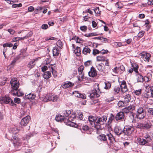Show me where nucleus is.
Returning <instances> with one entry per match:
<instances>
[{
	"label": "nucleus",
	"instance_id": "1",
	"mask_svg": "<svg viewBox=\"0 0 153 153\" xmlns=\"http://www.w3.org/2000/svg\"><path fill=\"white\" fill-rule=\"evenodd\" d=\"M20 130V128H18L16 126H14L10 128L9 130L11 136L10 137V139L13 141L14 146L16 148H17L21 145L20 140L16 135Z\"/></svg>",
	"mask_w": 153,
	"mask_h": 153
},
{
	"label": "nucleus",
	"instance_id": "2",
	"mask_svg": "<svg viewBox=\"0 0 153 153\" xmlns=\"http://www.w3.org/2000/svg\"><path fill=\"white\" fill-rule=\"evenodd\" d=\"M107 117L105 116H103L100 117H97L96 120L95 127L97 129H100L102 128V126L106 123Z\"/></svg>",
	"mask_w": 153,
	"mask_h": 153
},
{
	"label": "nucleus",
	"instance_id": "3",
	"mask_svg": "<svg viewBox=\"0 0 153 153\" xmlns=\"http://www.w3.org/2000/svg\"><path fill=\"white\" fill-rule=\"evenodd\" d=\"M105 134H101L99 135L97 137L98 140L106 142L107 143H108L106 136L108 137V139L111 141H113L115 140V138L111 132H108L107 133H105Z\"/></svg>",
	"mask_w": 153,
	"mask_h": 153
},
{
	"label": "nucleus",
	"instance_id": "4",
	"mask_svg": "<svg viewBox=\"0 0 153 153\" xmlns=\"http://www.w3.org/2000/svg\"><path fill=\"white\" fill-rule=\"evenodd\" d=\"M134 130L133 126L126 125L123 129V133L125 135L128 136H130Z\"/></svg>",
	"mask_w": 153,
	"mask_h": 153
},
{
	"label": "nucleus",
	"instance_id": "5",
	"mask_svg": "<svg viewBox=\"0 0 153 153\" xmlns=\"http://www.w3.org/2000/svg\"><path fill=\"white\" fill-rule=\"evenodd\" d=\"M137 112L136 116L139 119H143L146 116L145 110L141 107H140L137 108Z\"/></svg>",
	"mask_w": 153,
	"mask_h": 153
},
{
	"label": "nucleus",
	"instance_id": "6",
	"mask_svg": "<svg viewBox=\"0 0 153 153\" xmlns=\"http://www.w3.org/2000/svg\"><path fill=\"white\" fill-rule=\"evenodd\" d=\"M58 99L57 96L54 95L52 94H47L44 98L43 101L45 102L52 101L53 102L56 101Z\"/></svg>",
	"mask_w": 153,
	"mask_h": 153
},
{
	"label": "nucleus",
	"instance_id": "7",
	"mask_svg": "<svg viewBox=\"0 0 153 153\" xmlns=\"http://www.w3.org/2000/svg\"><path fill=\"white\" fill-rule=\"evenodd\" d=\"M10 83L11 85L12 90H17L19 85V81L16 78H13L11 79Z\"/></svg>",
	"mask_w": 153,
	"mask_h": 153
},
{
	"label": "nucleus",
	"instance_id": "8",
	"mask_svg": "<svg viewBox=\"0 0 153 153\" xmlns=\"http://www.w3.org/2000/svg\"><path fill=\"white\" fill-rule=\"evenodd\" d=\"M48 68L50 69V70L52 72L53 76L55 78L57 76V73L56 71V66L55 64L51 65L48 66Z\"/></svg>",
	"mask_w": 153,
	"mask_h": 153
},
{
	"label": "nucleus",
	"instance_id": "9",
	"mask_svg": "<svg viewBox=\"0 0 153 153\" xmlns=\"http://www.w3.org/2000/svg\"><path fill=\"white\" fill-rule=\"evenodd\" d=\"M96 90H93L90 93L89 97L91 99L93 100L95 98L100 97L101 93H98Z\"/></svg>",
	"mask_w": 153,
	"mask_h": 153
},
{
	"label": "nucleus",
	"instance_id": "10",
	"mask_svg": "<svg viewBox=\"0 0 153 153\" xmlns=\"http://www.w3.org/2000/svg\"><path fill=\"white\" fill-rule=\"evenodd\" d=\"M120 86L121 91L122 93H125L128 91V89L125 81L123 80L122 81L121 83L120 84Z\"/></svg>",
	"mask_w": 153,
	"mask_h": 153
},
{
	"label": "nucleus",
	"instance_id": "11",
	"mask_svg": "<svg viewBox=\"0 0 153 153\" xmlns=\"http://www.w3.org/2000/svg\"><path fill=\"white\" fill-rule=\"evenodd\" d=\"M30 117L27 116L23 118L21 121V124L22 126H25L28 124L30 120Z\"/></svg>",
	"mask_w": 153,
	"mask_h": 153
},
{
	"label": "nucleus",
	"instance_id": "12",
	"mask_svg": "<svg viewBox=\"0 0 153 153\" xmlns=\"http://www.w3.org/2000/svg\"><path fill=\"white\" fill-rule=\"evenodd\" d=\"M141 58L143 59L145 61L148 62L149 58L151 56L150 54L149 53H143L140 54Z\"/></svg>",
	"mask_w": 153,
	"mask_h": 153
},
{
	"label": "nucleus",
	"instance_id": "13",
	"mask_svg": "<svg viewBox=\"0 0 153 153\" xmlns=\"http://www.w3.org/2000/svg\"><path fill=\"white\" fill-rule=\"evenodd\" d=\"M97 72L95 68L93 67H91L90 71L88 72L89 76L91 77H94L97 75Z\"/></svg>",
	"mask_w": 153,
	"mask_h": 153
},
{
	"label": "nucleus",
	"instance_id": "14",
	"mask_svg": "<svg viewBox=\"0 0 153 153\" xmlns=\"http://www.w3.org/2000/svg\"><path fill=\"white\" fill-rule=\"evenodd\" d=\"M135 109V106L134 105H130V106L125 108L123 109V111L126 113H128Z\"/></svg>",
	"mask_w": 153,
	"mask_h": 153
},
{
	"label": "nucleus",
	"instance_id": "15",
	"mask_svg": "<svg viewBox=\"0 0 153 153\" xmlns=\"http://www.w3.org/2000/svg\"><path fill=\"white\" fill-rule=\"evenodd\" d=\"M114 131L117 135L119 136L123 133V129H122L120 127L117 126L115 127Z\"/></svg>",
	"mask_w": 153,
	"mask_h": 153
},
{
	"label": "nucleus",
	"instance_id": "16",
	"mask_svg": "<svg viewBox=\"0 0 153 153\" xmlns=\"http://www.w3.org/2000/svg\"><path fill=\"white\" fill-rule=\"evenodd\" d=\"M124 117V114L123 112H120L117 113L115 117V118L117 121L122 120Z\"/></svg>",
	"mask_w": 153,
	"mask_h": 153
},
{
	"label": "nucleus",
	"instance_id": "17",
	"mask_svg": "<svg viewBox=\"0 0 153 153\" xmlns=\"http://www.w3.org/2000/svg\"><path fill=\"white\" fill-rule=\"evenodd\" d=\"M11 94L13 95H16L17 96L20 97L23 95V93L20 90H12Z\"/></svg>",
	"mask_w": 153,
	"mask_h": 153
},
{
	"label": "nucleus",
	"instance_id": "18",
	"mask_svg": "<svg viewBox=\"0 0 153 153\" xmlns=\"http://www.w3.org/2000/svg\"><path fill=\"white\" fill-rule=\"evenodd\" d=\"M36 97V95L34 94L30 93L27 95H26L24 97V99L25 100H33Z\"/></svg>",
	"mask_w": 153,
	"mask_h": 153
},
{
	"label": "nucleus",
	"instance_id": "19",
	"mask_svg": "<svg viewBox=\"0 0 153 153\" xmlns=\"http://www.w3.org/2000/svg\"><path fill=\"white\" fill-rule=\"evenodd\" d=\"M74 85V84L70 82H66L62 85V86L65 88H66L69 87H71Z\"/></svg>",
	"mask_w": 153,
	"mask_h": 153
},
{
	"label": "nucleus",
	"instance_id": "20",
	"mask_svg": "<svg viewBox=\"0 0 153 153\" xmlns=\"http://www.w3.org/2000/svg\"><path fill=\"white\" fill-rule=\"evenodd\" d=\"M4 101L5 103H10L12 106L16 105L13 103L12 100L9 97H6L4 99Z\"/></svg>",
	"mask_w": 153,
	"mask_h": 153
},
{
	"label": "nucleus",
	"instance_id": "21",
	"mask_svg": "<svg viewBox=\"0 0 153 153\" xmlns=\"http://www.w3.org/2000/svg\"><path fill=\"white\" fill-rule=\"evenodd\" d=\"M38 59V58H37L30 61L28 64V67L30 68H33L35 64V62L37 61Z\"/></svg>",
	"mask_w": 153,
	"mask_h": 153
},
{
	"label": "nucleus",
	"instance_id": "22",
	"mask_svg": "<svg viewBox=\"0 0 153 153\" xmlns=\"http://www.w3.org/2000/svg\"><path fill=\"white\" fill-rule=\"evenodd\" d=\"M66 119L63 116L60 114L56 115L55 118L57 122H62L64 120H65Z\"/></svg>",
	"mask_w": 153,
	"mask_h": 153
},
{
	"label": "nucleus",
	"instance_id": "23",
	"mask_svg": "<svg viewBox=\"0 0 153 153\" xmlns=\"http://www.w3.org/2000/svg\"><path fill=\"white\" fill-rule=\"evenodd\" d=\"M76 118V115L75 114H72L71 116H70L68 118V120L70 121V124H68V125H70L71 126H73L72 125L73 124V123L71 122V121H73V120Z\"/></svg>",
	"mask_w": 153,
	"mask_h": 153
},
{
	"label": "nucleus",
	"instance_id": "24",
	"mask_svg": "<svg viewBox=\"0 0 153 153\" xmlns=\"http://www.w3.org/2000/svg\"><path fill=\"white\" fill-rule=\"evenodd\" d=\"M52 51L53 56H57L59 53V51L56 47H54Z\"/></svg>",
	"mask_w": 153,
	"mask_h": 153
},
{
	"label": "nucleus",
	"instance_id": "25",
	"mask_svg": "<svg viewBox=\"0 0 153 153\" xmlns=\"http://www.w3.org/2000/svg\"><path fill=\"white\" fill-rule=\"evenodd\" d=\"M124 97L123 101L125 104L126 103L128 102L131 98L130 95L129 94H126L124 96Z\"/></svg>",
	"mask_w": 153,
	"mask_h": 153
},
{
	"label": "nucleus",
	"instance_id": "26",
	"mask_svg": "<svg viewBox=\"0 0 153 153\" xmlns=\"http://www.w3.org/2000/svg\"><path fill=\"white\" fill-rule=\"evenodd\" d=\"M91 51L90 49L87 46H85L82 50V53L85 55L89 53Z\"/></svg>",
	"mask_w": 153,
	"mask_h": 153
},
{
	"label": "nucleus",
	"instance_id": "27",
	"mask_svg": "<svg viewBox=\"0 0 153 153\" xmlns=\"http://www.w3.org/2000/svg\"><path fill=\"white\" fill-rule=\"evenodd\" d=\"M136 75L137 81L138 82H143V77L140 74L137 73Z\"/></svg>",
	"mask_w": 153,
	"mask_h": 153
},
{
	"label": "nucleus",
	"instance_id": "28",
	"mask_svg": "<svg viewBox=\"0 0 153 153\" xmlns=\"http://www.w3.org/2000/svg\"><path fill=\"white\" fill-rule=\"evenodd\" d=\"M131 66L132 67L133 71L135 72L136 73H138V66L136 63L131 64Z\"/></svg>",
	"mask_w": 153,
	"mask_h": 153
},
{
	"label": "nucleus",
	"instance_id": "29",
	"mask_svg": "<svg viewBox=\"0 0 153 153\" xmlns=\"http://www.w3.org/2000/svg\"><path fill=\"white\" fill-rule=\"evenodd\" d=\"M73 52L77 56H79L81 53V50L80 48L78 47H76V48L74 50Z\"/></svg>",
	"mask_w": 153,
	"mask_h": 153
},
{
	"label": "nucleus",
	"instance_id": "30",
	"mask_svg": "<svg viewBox=\"0 0 153 153\" xmlns=\"http://www.w3.org/2000/svg\"><path fill=\"white\" fill-rule=\"evenodd\" d=\"M51 76V72L49 71H47L44 72L43 77L46 79H48L50 78Z\"/></svg>",
	"mask_w": 153,
	"mask_h": 153
},
{
	"label": "nucleus",
	"instance_id": "31",
	"mask_svg": "<svg viewBox=\"0 0 153 153\" xmlns=\"http://www.w3.org/2000/svg\"><path fill=\"white\" fill-rule=\"evenodd\" d=\"M88 119L91 124H92V123H94L95 124L96 123V120L97 119V118L92 116H90L89 117Z\"/></svg>",
	"mask_w": 153,
	"mask_h": 153
},
{
	"label": "nucleus",
	"instance_id": "32",
	"mask_svg": "<svg viewBox=\"0 0 153 153\" xmlns=\"http://www.w3.org/2000/svg\"><path fill=\"white\" fill-rule=\"evenodd\" d=\"M137 140L139 143L141 145H143L147 143V141L144 139H141L139 138H137Z\"/></svg>",
	"mask_w": 153,
	"mask_h": 153
},
{
	"label": "nucleus",
	"instance_id": "33",
	"mask_svg": "<svg viewBox=\"0 0 153 153\" xmlns=\"http://www.w3.org/2000/svg\"><path fill=\"white\" fill-rule=\"evenodd\" d=\"M150 87V88L151 97H150V99H149V100H150L151 101L149 102V103H150L151 104L153 103V86Z\"/></svg>",
	"mask_w": 153,
	"mask_h": 153
},
{
	"label": "nucleus",
	"instance_id": "34",
	"mask_svg": "<svg viewBox=\"0 0 153 153\" xmlns=\"http://www.w3.org/2000/svg\"><path fill=\"white\" fill-rule=\"evenodd\" d=\"M63 116L64 117H67L71 113V111L70 110H64L62 111Z\"/></svg>",
	"mask_w": 153,
	"mask_h": 153
},
{
	"label": "nucleus",
	"instance_id": "35",
	"mask_svg": "<svg viewBox=\"0 0 153 153\" xmlns=\"http://www.w3.org/2000/svg\"><path fill=\"white\" fill-rule=\"evenodd\" d=\"M20 57L19 56H17L15 57L11 62L10 65L12 66H14L15 64L16 61L19 59Z\"/></svg>",
	"mask_w": 153,
	"mask_h": 153
},
{
	"label": "nucleus",
	"instance_id": "36",
	"mask_svg": "<svg viewBox=\"0 0 153 153\" xmlns=\"http://www.w3.org/2000/svg\"><path fill=\"white\" fill-rule=\"evenodd\" d=\"M98 70L100 71H102L104 69V67L103 65L98 64L96 65Z\"/></svg>",
	"mask_w": 153,
	"mask_h": 153
},
{
	"label": "nucleus",
	"instance_id": "37",
	"mask_svg": "<svg viewBox=\"0 0 153 153\" xmlns=\"http://www.w3.org/2000/svg\"><path fill=\"white\" fill-rule=\"evenodd\" d=\"M95 14V16H99L101 14V11L100 10L98 7H97L94 10Z\"/></svg>",
	"mask_w": 153,
	"mask_h": 153
},
{
	"label": "nucleus",
	"instance_id": "38",
	"mask_svg": "<svg viewBox=\"0 0 153 153\" xmlns=\"http://www.w3.org/2000/svg\"><path fill=\"white\" fill-rule=\"evenodd\" d=\"M105 59V57L102 56H98L97 57V61H104Z\"/></svg>",
	"mask_w": 153,
	"mask_h": 153
},
{
	"label": "nucleus",
	"instance_id": "39",
	"mask_svg": "<svg viewBox=\"0 0 153 153\" xmlns=\"http://www.w3.org/2000/svg\"><path fill=\"white\" fill-rule=\"evenodd\" d=\"M94 87L93 90H96L98 93H101L99 89V85L98 83H96L94 85Z\"/></svg>",
	"mask_w": 153,
	"mask_h": 153
},
{
	"label": "nucleus",
	"instance_id": "40",
	"mask_svg": "<svg viewBox=\"0 0 153 153\" xmlns=\"http://www.w3.org/2000/svg\"><path fill=\"white\" fill-rule=\"evenodd\" d=\"M105 86L104 88L106 89H109L111 87V84L108 82H105Z\"/></svg>",
	"mask_w": 153,
	"mask_h": 153
},
{
	"label": "nucleus",
	"instance_id": "41",
	"mask_svg": "<svg viewBox=\"0 0 153 153\" xmlns=\"http://www.w3.org/2000/svg\"><path fill=\"white\" fill-rule=\"evenodd\" d=\"M25 39L24 37H15L13 38L12 41L13 42H16L20 40H22Z\"/></svg>",
	"mask_w": 153,
	"mask_h": 153
},
{
	"label": "nucleus",
	"instance_id": "42",
	"mask_svg": "<svg viewBox=\"0 0 153 153\" xmlns=\"http://www.w3.org/2000/svg\"><path fill=\"white\" fill-rule=\"evenodd\" d=\"M97 34L96 33H86L85 35V36L86 37H90L93 36H97Z\"/></svg>",
	"mask_w": 153,
	"mask_h": 153
},
{
	"label": "nucleus",
	"instance_id": "43",
	"mask_svg": "<svg viewBox=\"0 0 153 153\" xmlns=\"http://www.w3.org/2000/svg\"><path fill=\"white\" fill-rule=\"evenodd\" d=\"M56 45L59 48H62V47L63 46V44L60 40H58L56 42Z\"/></svg>",
	"mask_w": 153,
	"mask_h": 153
},
{
	"label": "nucleus",
	"instance_id": "44",
	"mask_svg": "<svg viewBox=\"0 0 153 153\" xmlns=\"http://www.w3.org/2000/svg\"><path fill=\"white\" fill-rule=\"evenodd\" d=\"M143 129H148L151 127V125L149 123H143Z\"/></svg>",
	"mask_w": 153,
	"mask_h": 153
},
{
	"label": "nucleus",
	"instance_id": "45",
	"mask_svg": "<svg viewBox=\"0 0 153 153\" xmlns=\"http://www.w3.org/2000/svg\"><path fill=\"white\" fill-rule=\"evenodd\" d=\"M142 89H139L137 90H136L134 91V94L137 95L139 96L140 95L141 93Z\"/></svg>",
	"mask_w": 153,
	"mask_h": 153
},
{
	"label": "nucleus",
	"instance_id": "46",
	"mask_svg": "<svg viewBox=\"0 0 153 153\" xmlns=\"http://www.w3.org/2000/svg\"><path fill=\"white\" fill-rule=\"evenodd\" d=\"M56 38L52 36H48L45 38V40L48 41L49 40H55Z\"/></svg>",
	"mask_w": 153,
	"mask_h": 153
},
{
	"label": "nucleus",
	"instance_id": "47",
	"mask_svg": "<svg viewBox=\"0 0 153 153\" xmlns=\"http://www.w3.org/2000/svg\"><path fill=\"white\" fill-rule=\"evenodd\" d=\"M80 29L82 31L85 32L87 29V27L85 25L82 26L80 27Z\"/></svg>",
	"mask_w": 153,
	"mask_h": 153
},
{
	"label": "nucleus",
	"instance_id": "48",
	"mask_svg": "<svg viewBox=\"0 0 153 153\" xmlns=\"http://www.w3.org/2000/svg\"><path fill=\"white\" fill-rule=\"evenodd\" d=\"M79 82H81L83 79L84 74L80 75H79L77 76Z\"/></svg>",
	"mask_w": 153,
	"mask_h": 153
},
{
	"label": "nucleus",
	"instance_id": "49",
	"mask_svg": "<svg viewBox=\"0 0 153 153\" xmlns=\"http://www.w3.org/2000/svg\"><path fill=\"white\" fill-rule=\"evenodd\" d=\"M136 127L138 128L143 129V123H138L136 126Z\"/></svg>",
	"mask_w": 153,
	"mask_h": 153
},
{
	"label": "nucleus",
	"instance_id": "50",
	"mask_svg": "<svg viewBox=\"0 0 153 153\" xmlns=\"http://www.w3.org/2000/svg\"><path fill=\"white\" fill-rule=\"evenodd\" d=\"M81 128H82V129L84 131H86L89 129V127L86 125L84 126L83 125L81 127Z\"/></svg>",
	"mask_w": 153,
	"mask_h": 153
},
{
	"label": "nucleus",
	"instance_id": "51",
	"mask_svg": "<svg viewBox=\"0 0 153 153\" xmlns=\"http://www.w3.org/2000/svg\"><path fill=\"white\" fill-rule=\"evenodd\" d=\"M145 32L143 31H141L138 34L137 36L138 37L141 38L144 35Z\"/></svg>",
	"mask_w": 153,
	"mask_h": 153
},
{
	"label": "nucleus",
	"instance_id": "52",
	"mask_svg": "<svg viewBox=\"0 0 153 153\" xmlns=\"http://www.w3.org/2000/svg\"><path fill=\"white\" fill-rule=\"evenodd\" d=\"M114 92L118 93L120 90V88L118 86H115L114 87Z\"/></svg>",
	"mask_w": 153,
	"mask_h": 153
},
{
	"label": "nucleus",
	"instance_id": "53",
	"mask_svg": "<svg viewBox=\"0 0 153 153\" xmlns=\"http://www.w3.org/2000/svg\"><path fill=\"white\" fill-rule=\"evenodd\" d=\"M73 94L74 95L75 97H80V93H79V92L77 91H74L73 92Z\"/></svg>",
	"mask_w": 153,
	"mask_h": 153
},
{
	"label": "nucleus",
	"instance_id": "54",
	"mask_svg": "<svg viewBox=\"0 0 153 153\" xmlns=\"http://www.w3.org/2000/svg\"><path fill=\"white\" fill-rule=\"evenodd\" d=\"M115 118V117L113 114H110V117L109 118V121L111 122Z\"/></svg>",
	"mask_w": 153,
	"mask_h": 153
},
{
	"label": "nucleus",
	"instance_id": "55",
	"mask_svg": "<svg viewBox=\"0 0 153 153\" xmlns=\"http://www.w3.org/2000/svg\"><path fill=\"white\" fill-rule=\"evenodd\" d=\"M144 97L146 98H149V100L150 99V97H151V93L150 92H148L145 94H144Z\"/></svg>",
	"mask_w": 153,
	"mask_h": 153
},
{
	"label": "nucleus",
	"instance_id": "56",
	"mask_svg": "<svg viewBox=\"0 0 153 153\" xmlns=\"http://www.w3.org/2000/svg\"><path fill=\"white\" fill-rule=\"evenodd\" d=\"M22 6V4L21 3L19 4H13L12 5V8H16L17 7H20Z\"/></svg>",
	"mask_w": 153,
	"mask_h": 153
},
{
	"label": "nucleus",
	"instance_id": "57",
	"mask_svg": "<svg viewBox=\"0 0 153 153\" xmlns=\"http://www.w3.org/2000/svg\"><path fill=\"white\" fill-rule=\"evenodd\" d=\"M119 69V68L116 67L114 68L112 70L114 73L115 74H117L118 73Z\"/></svg>",
	"mask_w": 153,
	"mask_h": 153
},
{
	"label": "nucleus",
	"instance_id": "58",
	"mask_svg": "<svg viewBox=\"0 0 153 153\" xmlns=\"http://www.w3.org/2000/svg\"><path fill=\"white\" fill-rule=\"evenodd\" d=\"M3 46L4 47H10L13 46V44L12 43H6L3 44Z\"/></svg>",
	"mask_w": 153,
	"mask_h": 153
},
{
	"label": "nucleus",
	"instance_id": "59",
	"mask_svg": "<svg viewBox=\"0 0 153 153\" xmlns=\"http://www.w3.org/2000/svg\"><path fill=\"white\" fill-rule=\"evenodd\" d=\"M77 117L80 120H81L83 118V115L82 113L81 112H79L78 114V116Z\"/></svg>",
	"mask_w": 153,
	"mask_h": 153
},
{
	"label": "nucleus",
	"instance_id": "60",
	"mask_svg": "<svg viewBox=\"0 0 153 153\" xmlns=\"http://www.w3.org/2000/svg\"><path fill=\"white\" fill-rule=\"evenodd\" d=\"M91 61L89 60L85 62L84 63V65L85 66H88L91 65Z\"/></svg>",
	"mask_w": 153,
	"mask_h": 153
},
{
	"label": "nucleus",
	"instance_id": "61",
	"mask_svg": "<svg viewBox=\"0 0 153 153\" xmlns=\"http://www.w3.org/2000/svg\"><path fill=\"white\" fill-rule=\"evenodd\" d=\"M99 53L100 51L98 50L95 49L93 50L92 53L94 55H95L97 54H99Z\"/></svg>",
	"mask_w": 153,
	"mask_h": 153
},
{
	"label": "nucleus",
	"instance_id": "62",
	"mask_svg": "<svg viewBox=\"0 0 153 153\" xmlns=\"http://www.w3.org/2000/svg\"><path fill=\"white\" fill-rule=\"evenodd\" d=\"M32 35V32H29L24 37L25 39H27L28 38L31 36Z\"/></svg>",
	"mask_w": 153,
	"mask_h": 153
},
{
	"label": "nucleus",
	"instance_id": "63",
	"mask_svg": "<svg viewBox=\"0 0 153 153\" xmlns=\"http://www.w3.org/2000/svg\"><path fill=\"white\" fill-rule=\"evenodd\" d=\"M124 103H125L124 101H119L118 103V105L120 107H122L124 105Z\"/></svg>",
	"mask_w": 153,
	"mask_h": 153
},
{
	"label": "nucleus",
	"instance_id": "64",
	"mask_svg": "<svg viewBox=\"0 0 153 153\" xmlns=\"http://www.w3.org/2000/svg\"><path fill=\"white\" fill-rule=\"evenodd\" d=\"M148 113L153 115V108H149L147 110Z\"/></svg>",
	"mask_w": 153,
	"mask_h": 153
}]
</instances>
